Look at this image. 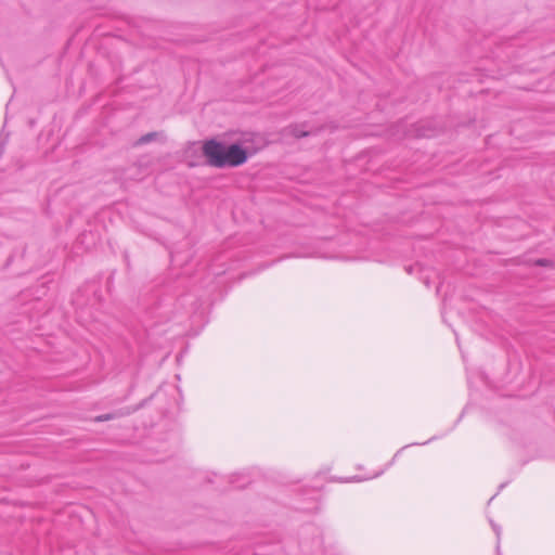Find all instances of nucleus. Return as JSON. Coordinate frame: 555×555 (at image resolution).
Wrapping results in <instances>:
<instances>
[{
    "instance_id": "nucleus-1",
    "label": "nucleus",
    "mask_w": 555,
    "mask_h": 555,
    "mask_svg": "<svg viewBox=\"0 0 555 555\" xmlns=\"http://www.w3.org/2000/svg\"><path fill=\"white\" fill-rule=\"evenodd\" d=\"M203 154L208 164L218 168L235 167L247 160V154L244 149L237 144L225 146L216 140H209L203 145Z\"/></svg>"
},
{
    "instance_id": "nucleus-2",
    "label": "nucleus",
    "mask_w": 555,
    "mask_h": 555,
    "mask_svg": "<svg viewBox=\"0 0 555 555\" xmlns=\"http://www.w3.org/2000/svg\"><path fill=\"white\" fill-rule=\"evenodd\" d=\"M157 134L155 132H150V133H146L144 135H142L139 140H138V144H145V143H149L151 141H153L155 139Z\"/></svg>"
},
{
    "instance_id": "nucleus-3",
    "label": "nucleus",
    "mask_w": 555,
    "mask_h": 555,
    "mask_svg": "<svg viewBox=\"0 0 555 555\" xmlns=\"http://www.w3.org/2000/svg\"><path fill=\"white\" fill-rule=\"evenodd\" d=\"M8 141V135H4L3 132L0 133V156L2 155L3 153V150H4V145Z\"/></svg>"
},
{
    "instance_id": "nucleus-4",
    "label": "nucleus",
    "mask_w": 555,
    "mask_h": 555,
    "mask_svg": "<svg viewBox=\"0 0 555 555\" xmlns=\"http://www.w3.org/2000/svg\"><path fill=\"white\" fill-rule=\"evenodd\" d=\"M294 134H295V137H297V138H301V137L308 135V134H309V132H306V131H297V130H295V131H294Z\"/></svg>"
},
{
    "instance_id": "nucleus-5",
    "label": "nucleus",
    "mask_w": 555,
    "mask_h": 555,
    "mask_svg": "<svg viewBox=\"0 0 555 555\" xmlns=\"http://www.w3.org/2000/svg\"><path fill=\"white\" fill-rule=\"evenodd\" d=\"M492 528H493L498 539H500L501 529L496 525H494V524H492Z\"/></svg>"
},
{
    "instance_id": "nucleus-6",
    "label": "nucleus",
    "mask_w": 555,
    "mask_h": 555,
    "mask_svg": "<svg viewBox=\"0 0 555 555\" xmlns=\"http://www.w3.org/2000/svg\"><path fill=\"white\" fill-rule=\"evenodd\" d=\"M547 262H548V261H547V260H545V259H539V260L537 261V263H538L539 266H546V263H547Z\"/></svg>"
},
{
    "instance_id": "nucleus-7",
    "label": "nucleus",
    "mask_w": 555,
    "mask_h": 555,
    "mask_svg": "<svg viewBox=\"0 0 555 555\" xmlns=\"http://www.w3.org/2000/svg\"><path fill=\"white\" fill-rule=\"evenodd\" d=\"M109 418H111V416L107 414V415L99 416V417H98V421H107V420H109Z\"/></svg>"
},
{
    "instance_id": "nucleus-8",
    "label": "nucleus",
    "mask_w": 555,
    "mask_h": 555,
    "mask_svg": "<svg viewBox=\"0 0 555 555\" xmlns=\"http://www.w3.org/2000/svg\"><path fill=\"white\" fill-rule=\"evenodd\" d=\"M384 470H385V469L379 470L378 473H376L375 475H373L371 478H375V477L380 476V475L384 473Z\"/></svg>"
},
{
    "instance_id": "nucleus-9",
    "label": "nucleus",
    "mask_w": 555,
    "mask_h": 555,
    "mask_svg": "<svg viewBox=\"0 0 555 555\" xmlns=\"http://www.w3.org/2000/svg\"><path fill=\"white\" fill-rule=\"evenodd\" d=\"M395 459H396V457L391 459L390 463H388V465H387V466H391V464H393V462H395Z\"/></svg>"
},
{
    "instance_id": "nucleus-10",
    "label": "nucleus",
    "mask_w": 555,
    "mask_h": 555,
    "mask_svg": "<svg viewBox=\"0 0 555 555\" xmlns=\"http://www.w3.org/2000/svg\"><path fill=\"white\" fill-rule=\"evenodd\" d=\"M395 459H396V457L391 459L390 463H388V465H387V466H391V464H393V462H395Z\"/></svg>"
},
{
    "instance_id": "nucleus-11",
    "label": "nucleus",
    "mask_w": 555,
    "mask_h": 555,
    "mask_svg": "<svg viewBox=\"0 0 555 555\" xmlns=\"http://www.w3.org/2000/svg\"><path fill=\"white\" fill-rule=\"evenodd\" d=\"M395 459H396V457L391 459L390 463H388V465H387V466H391V464H393V462H395Z\"/></svg>"
},
{
    "instance_id": "nucleus-12",
    "label": "nucleus",
    "mask_w": 555,
    "mask_h": 555,
    "mask_svg": "<svg viewBox=\"0 0 555 555\" xmlns=\"http://www.w3.org/2000/svg\"><path fill=\"white\" fill-rule=\"evenodd\" d=\"M400 452H401V450H399L397 453H395L393 457H397Z\"/></svg>"
}]
</instances>
